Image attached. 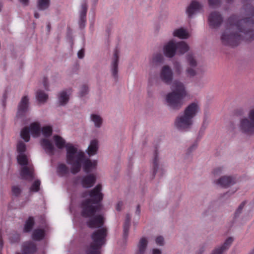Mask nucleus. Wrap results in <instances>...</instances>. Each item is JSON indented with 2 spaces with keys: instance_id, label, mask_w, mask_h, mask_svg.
Listing matches in <instances>:
<instances>
[{
  "instance_id": "f257e3e1",
  "label": "nucleus",
  "mask_w": 254,
  "mask_h": 254,
  "mask_svg": "<svg viewBox=\"0 0 254 254\" xmlns=\"http://www.w3.org/2000/svg\"><path fill=\"white\" fill-rule=\"evenodd\" d=\"M246 15L245 18L238 20V17L233 15L229 18L225 25V29L222 31L220 40L225 45L236 46L238 45L242 36L238 31L244 33L247 36H252L254 39V30L251 29L254 23L253 18L254 15V8L248 4L244 7Z\"/></svg>"
},
{
  "instance_id": "f03ea898",
  "label": "nucleus",
  "mask_w": 254,
  "mask_h": 254,
  "mask_svg": "<svg viewBox=\"0 0 254 254\" xmlns=\"http://www.w3.org/2000/svg\"><path fill=\"white\" fill-rule=\"evenodd\" d=\"M159 77L164 83L171 85V91L165 96L166 105L173 110L180 109L185 103L184 99L189 96L185 84L179 80L173 81L174 73L168 65L162 66Z\"/></svg>"
},
{
  "instance_id": "7ed1b4c3",
  "label": "nucleus",
  "mask_w": 254,
  "mask_h": 254,
  "mask_svg": "<svg viewBox=\"0 0 254 254\" xmlns=\"http://www.w3.org/2000/svg\"><path fill=\"white\" fill-rule=\"evenodd\" d=\"M101 190L102 186L99 184L90 191L83 193V197L86 199L82 203V215L90 218L87 225L90 228L101 227L104 224L103 216L102 215H95L100 208L98 203L103 199Z\"/></svg>"
},
{
  "instance_id": "20e7f679",
  "label": "nucleus",
  "mask_w": 254,
  "mask_h": 254,
  "mask_svg": "<svg viewBox=\"0 0 254 254\" xmlns=\"http://www.w3.org/2000/svg\"><path fill=\"white\" fill-rule=\"evenodd\" d=\"M16 150L17 159L21 166L20 175L22 179L31 181L34 178V169L27 152L25 144L21 140L17 142Z\"/></svg>"
},
{
  "instance_id": "39448f33",
  "label": "nucleus",
  "mask_w": 254,
  "mask_h": 254,
  "mask_svg": "<svg viewBox=\"0 0 254 254\" xmlns=\"http://www.w3.org/2000/svg\"><path fill=\"white\" fill-rule=\"evenodd\" d=\"M200 111V105L197 101L190 104L185 109L184 113L179 115L175 122L176 127L180 130L187 131L193 124V119Z\"/></svg>"
},
{
  "instance_id": "423d86ee",
  "label": "nucleus",
  "mask_w": 254,
  "mask_h": 254,
  "mask_svg": "<svg viewBox=\"0 0 254 254\" xmlns=\"http://www.w3.org/2000/svg\"><path fill=\"white\" fill-rule=\"evenodd\" d=\"M85 154L77 145L68 142L66 145V161L71 166V172L76 174L81 169Z\"/></svg>"
},
{
  "instance_id": "0eeeda50",
  "label": "nucleus",
  "mask_w": 254,
  "mask_h": 254,
  "mask_svg": "<svg viewBox=\"0 0 254 254\" xmlns=\"http://www.w3.org/2000/svg\"><path fill=\"white\" fill-rule=\"evenodd\" d=\"M107 231L104 228L96 231L92 235V242L85 249V254H101V248L105 243Z\"/></svg>"
},
{
  "instance_id": "6e6552de",
  "label": "nucleus",
  "mask_w": 254,
  "mask_h": 254,
  "mask_svg": "<svg viewBox=\"0 0 254 254\" xmlns=\"http://www.w3.org/2000/svg\"><path fill=\"white\" fill-rule=\"evenodd\" d=\"M240 130L248 134H254V108L250 110L248 117L241 119L239 126Z\"/></svg>"
},
{
  "instance_id": "1a4fd4ad",
  "label": "nucleus",
  "mask_w": 254,
  "mask_h": 254,
  "mask_svg": "<svg viewBox=\"0 0 254 254\" xmlns=\"http://www.w3.org/2000/svg\"><path fill=\"white\" fill-rule=\"evenodd\" d=\"M30 133L34 137H37L40 136L41 128L39 123L34 122L31 124L28 127H24L21 131V137L25 142H28L30 138Z\"/></svg>"
},
{
  "instance_id": "9d476101",
  "label": "nucleus",
  "mask_w": 254,
  "mask_h": 254,
  "mask_svg": "<svg viewBox=\"0 0 254 254\" xmlns=\"http://www.w3.org/2000/svg\"><path fill=\"white\" fill-rule=\"evenodd\" d=\"M159 149L158 147H154L153 156V175H157L159 177H162L165 174L166 169L163 165L160 163V157L159 156Z\"/></svg>"
},
{
  "instance_id": "9b49d317",
  "label": "nucleus",
  "mask_w": 254,
  "mask_h": 254,
  "mask_svg": "<svg viewBox=\"0 0 254 254\" xmlns=\"http://www.w3.org/2000/svg\"><path fill=\"white\" fill-rule=\"evenodd\" d=\"M203 4L200 0H191L186 8L188 17L192 18L195 14L203 10Z\"/></svg>"
},
{
  "instance_id": "f8f14e48",
  "label": "nucleus",
  "mask_w": 254,
  "mask_h": 254,
  "mask_svg": "<svg viewBox=\"0 0 254 254\" xmlns=\"http://www.w3.org/2000/svg\"><path fill=\"white\" fill-rule=\"evenodd\" d=\"M236 183V179L231 176H223L214 181L215 185L224 188H229Z\"/></svg>"
},
{
  "instance_id": "ddd939ff",
  "label": "nucleus",
  "mask_w": 254,
  "mask_h": 254,
  "mask_svg": "<svg viewBox=\"0 0 254 254\" xmlns=\"http://www.w3.org/2000/svg\"><path fill=\"white\" fill-rule=\"evenodd\" d=\"M163 53L165 56L172 58L177 54L175 40H171L165 43L162 48Z\"/></svg>"
},
{
  "instance_id": "4468645a",
  "label": "nucleus",
  "mask_w": 254,
  "mask_h": 254,
  "mask_svg": "<svg viewBox=\"0 0 254 254\" xmlns=\"http://www.w3.org/2000/svg\"><path fill=\"white\" fill-rule=\"evenodd\" d=\"M27 96L22 98L18 106L17 117H21L24 116L29 110V102Z\"/></svg>"
},
{
  "instance_id": "2eb2a0df",
  "label": "nucleus",
  "mask_w": 254,
  "mask_h": 254,
  "mask_svg": "<svg viewBox=\"0 0 254 254\" xmlns=\"http://www.w3.org/2000/svg\"><path fill=\"white\" fill-rule=\"evenodd\" d=\"M223 18L221 14L217 11L211 12L208 16V22L210 27L217 28L221 24Z\"/></svg>"
},
{
  "instance_id": "dca6fc26",
  "label": "nucleus",
  "mask_w": 254,
  "mask_h": 254,
  "mask_svg": "<svg viewBox=\"0 0 254 254\" xmlns=\"http://www.w3.org/2000/svg\"><path fill=\"white\" fill-rule=\"evenodd\" d=\"M148 241L146 237L141 238L136 244L134 254H147Z\"/></svg>"
},
{
  "instance_id": "f3484780",
  "label": "nucleus",
  "mask_w": 254,
  "mask_h": 254,
  "mask_svg": "<svg viewBox=\"0 0 254 254\" xmlns=\"http://www.w3.org/2000/svg\"><path fill=\"white\" fill-rule=\"evenodd\" d=\"M119 61V53L116 50L111 64V71L112 75L115 80L118 78V64Z\"/></svg>"
},
{
  "instance_id": "a211bd4d",
  "label": "nucleus",
  "mask_w": 254,
  "mask_h": 254,
  "mask_svg": "<svg viewBox=\"0 0 254 254\" xmlns=\"http://www.w3.org/2000/svg\"><path fill=\"white\" fill-rule=\"evenodd\" d=\"M71 94V89H66L60 92L58 96V104L60 106H65L68 102Z\"/></svg>"
},
{
  "instance_id": "6ab92c4d",
  "label": "nucleus",
  "mask_w": 254,
  "mask_h": 254,
  "mask_svg": "<svg viewBox=\"0 0 254 254\" xmlns=\"http://www.w3.org/2000/svg\"><path fill=\"white\" fill-rule=\"evenodd\" d=\"M164 62V57L162 53L160 52L156 53L153 54L149 59V64L151 67H155L163 63Z\"/></svg>"
},
{
  "instance_id": "aec40b11",
  "label": "nucleus",
  "mask_w": 254,
  "mask_h": 254,
  "mask_svg": "<svg viewBox=\"0 0 254 254\" xmlns=\"http://www.w3.org/2000/svg\"><path fill=\"white\" fill-rule=\"evenodd\" d=\"M84 171L86 173H89L96 169L97 165V161L95 160H91L89 159L86 158L83 161L82 164Z\"/></svg>"
},
{
  "instance_id": "412c9836",
  "label": "nucleus",
  "mask_w": 254,
  "mask_h": 254,
  "mask_svg": "<svg viewBox=\"0 0 254 254\" xmlns=\"http://www.w3.org/2000/svg\"><path fill=\"white\" fill-rule=\"evenodd\" d=\"M96 180V176L94 174H89L82 178L81 184L84 188H88L93 186Z\"/></svg>"
},
{
  "instance_id": "4be33fe9",
  "label": "nucleus",
  "mask_w": 254,
  "mask_h": 254,
  "mask_svg": "<svg viewBox=\"0 0 254 254\" xmlns=\"http://www.w3.org/2000/svg\"><path fill=\"white\" fill-rule=\"evenodd\" d=\"M233 241L232 238H228L223 244L216 248L211 254H223V252L229 248Z\"/></svg>"
},
{
  "instance_id": "5701e85b",
  "label": "nucleus",
  "mask_w": 254,
  "mask_h": 254,
  "mask_svg": "<svg viewBox=\"0 0 254 254\" xmlns=\"http://www.w3.org/2000/svg\"><path fill=\"white\" fill-rule=\"evenodd\" d=\"M175 45L177 54L179 55H184L190 49L189 45L184 41L176 42L175 41Z\"/></svg>"
},
{
  "instance_id": "b1692460",
  "label": "nucleus",
  "mask_w": 254,
  "mask_h": 254,
  "mask_svg": "<svg viewBox=\"0 0 254 254\" xmlns=\"http://www.w3.org/2000/svg\"><path fill=\"white\" fill-rule=\"evenodd\" d=\"M41 145L47 153L53 154L55 151V147L52 143L47 138L41 139Z\"/></svg>"
},
{
  "instance_id": "393cba45",
  "label": "nucleus",
  "mask_w": 254,
  "mask_h": 254,
  "mask_svg": "<svg viewBox=\"0 0 254 254\" xmlns=\"http://www.w3.org/2000/svg\"><path fill=\"white\" fill-rule=\"evenodd\" d=\"M173 35L182 39H186L190 37V34L189 31L183 27L175 29L173 32Z\"/></svg>"
},
{
  "instance_id": "a878e982",
  "label": "nucleus",
  "mask_w": 254,
  "mask_h": 254,
  "mask_svg": "<svg viewBox=\"0 0 254 254\" xmlns=\"http://www.w3.org/2000/svg\"><path fill=\"white\" fill-rule=\"evenodd\" d=\"M98 143V140L96 139H92L90 141V144L86 150L87 154L89 156H93L97 153L99 148Z\"/></svg>"
},
{
  "instance_id": "bb28decb",
  "label": "nucleus",
  "mask_w": 254,
  "mask_h": 254,
  "mask_svg": "<svg viewBox=\"0 0 254 254\" xmlns=\"http://www.w3.org/2000/svg\"><path fill=\"white\" fill-rule=\"evenodd\" d=\"M36 250L35 245L32 242H26L22 246V253H17L16 254H30Z\"/></svg>"
},
{
  "instance_id": "cd10ccee",
  "label": "nucleus",
  "mask_w": 254,
  "mask_h": 254,
  "mask_svg": "<svg viewBox=\"0 0 254 254\" xmlns=\"http://www.w3.org/2000/svg\"><path fill=\"white\" fill-rule=\"evenodd\" d=\"M53 140L57 147L60 149H63L64 147L66 148L65 140L62 136L59 135H54L53 136Z\"/></svg>"
},
{
  "instance_id": "c85d7f7f",
  "label": "nucleus",
  "mask_w": 254,
  "mask_h": 254,
  "mask_svg": "<svg viewBox=\"0 0 254 254\" xmlns=\"http://www.w3.org/2000/svg\"><path fill=\"white\" fill-rule=\"evenodd\" d=\"M90 120L96 128H100L102 126L103 119L99 114L95 113L91 114L90 116Z\"/></svg>"
},
{
  "instance_id": "c756f323",
  "label": "nucleus",
  "mask_w": 254,
  "mask_h": 254,
  "mask_svg": "<svg viewBox=\"0 0 254 254\" xmlns=\"http://www.w3.org/2000/svg\"><path fill=\"white\" fill-rule=\"evenodd\" d=\"M87 10V4L86 1L82 3L80 11V22L84 23L86 21V15Z\"/></svg>"
},
{
  "instance_id": "7c9ffc66",
  "label": "nucleus",
  "mask_w": 254,
  "mask_h": 254,
  "mask_svg": "<svg viewBox=\"0 0 254 254\" xmlns=\"http://www.w3.org/2000/svg\"><path fill=\"white\" fill-rule=\"evenodd\" d=\"M131 216L129 214H127L126 217V220L124 224V237L126 239L128 234V231L130 227V221Z\"/></svg>"
},
{
  "instance_id": "2f4dec72",
  "label": "nucleus",
  "mask_w": 254,
  "mask_h": 254,
  "mask_svg": "<svg viewBox=\"0 0 254 254\" xmlns=\"http://www.w3.org/2000/svg\"><path fill=\"white\" fill-rule=\"evenodd\" d=\"M186 60L187 64L189 66L196 67L197 65V62L194 56L192 54H188L186 56Z\"/></svg>"
},
{
  "instance_id": "473e14b6",
  "label": "nucleus",
  "mask_w": 254,
  "mask_h": 254,
  "mask_svg": "<svg viewBox=\"0 0 254 254\" xmlns=\"http://www.w3.org/2000/svg\"><path fill=\"white\" fill-rule=\"evenodd\" d=\"M36 98L39 102L45 103L47 101L48 96L43 91L39 90L36 93Z\"/></svg>"
},
{
  "instance_id": "72a5a7b5",
  "label": "nucleus",
  "mask_w": 254,
  "mask_h": 254,
  "mask_svg": "<svg viewBox=\"0 0 254 254\" xmlns=\"http://www.w3.org/2000/svg\"><path fill=\"white\" fill-rule=\"evenodd\" d=\"M50 3V0H38L37 7L39 10H43L49 7Z\"/></svg>"
},
{
  "instance_id": "f704fd0d",
  "label": "nucleus",
  "mask_w": 254,
  "mask_h": 254,
  "mask_svg": "<svg viewBox=\"0 0 254 254\" xmlns=\"http://www.w3.org/2000/svg\"><path fill=\"white\" fill-rule=\"evenodd\" d=\"M57 168L58 172L61 176L65 175L69 172L68 168L65 164L64 163L59 164Z\"/></svg>"
},
{
  "instance_id": "c9c22d12",
  "label": "nucleus",
  "mask_w": 254,
  "mask_h": 254,
  "mask_svg": "<svg viewBox=\"0 0 254 254\" xmlns=\"http://www.w3.org/2000/svg\"><path fill=\"white\" fill-rule=\"evenodd\" d=\"M44 237V231L42 229H36L32 234V238L35 240H40Z\"/></svg>"
},
{
  "instance_id": "e433bc0d",
  "label": "nucleus",
  "mask_w": 254,
  "mask_h": 254,
  "mask_svg": "<svg viewBox=\"0 0 254 254\" xmlns=\"http://www.w3.org/2000/svg\"><path fill=\"white\" fill-rule=\"evenodd\" d=\"M34 223V222L33 218L32 217L29 218V219L26 221L24 226V232H28L30 231L33 226Z\"/></svg>"
},
{
  "instance_id": "4c0bfd02",
  "label": "nucleus",
  "mask_w": 254,
  "mask_h": 254,
  "mask_svg": "<svg viewBox=\"0 0 254 254\" xmlns=\"http://www.w3.org/2000/svg\"><path fill=\"white\" fill-rule=\"evenodd\" d=\"M41 132L45 137H48L52 134V128L50 126H45L41 129Z\"/></svg>"
},
{
  "instance_id": "58836bf2",
  "label": "nucleus",
  "mask_w": 254,
  "mask_h": 254,
  "mask_svg": "<svg viewBox=\"0 0 254 254\" xmlns=\"http://www.w3.org/2000/svg\"><path fill=\"white\" fill-rule=\"evenodd\" d=\"M174 68L175 71L177 74H181L183 72V66L180 63L178 62H175L174 63Z\"/></svg>"
},
{
  "instance_id": "ea45409f",
  "label": "nucleus",
  "mask_w": 254,
  "mask_h": 254,
  "mask_svg": "<svg viewBox=\"0 0 254 254\" xmlns=\"http://www.w3.org/2000/svg\"><path fill=\"white\" fill-rule=\"evenodd\" d=\"M41 182L39 180H36L31 186L30 190V191L37 192L39 190V187L40 185Z\"/></svg>"
},
{
  "instance_id": "a19ab883",
  "label": "nucleus",
  "mask_w": 254,
  "mask_h": 254,
  "mask_svg": "<svg viewBox=\"0 0 254 254\" xmlns=\"http://www.w3.org/2000/svg\"><path fill=\"white\" fill-rule=\"evenodd\" d=\"M194 67H195L188 66L186 69V74L190 77L195 76L196 74V71Z\"/></svg>"
},
{
  "instance_id": "79ce46f5",
  "label": "nucleus",
  "mask_w": 254,
  "mask_h": 254,
  "mask_svg": "<svg viewBox=\"0 0 254 254\" xmlns=\"http://www.w3.org/2000/svg\"><path fill=\"white\" fill-rule=\"evenodd\" d=\"M88 93V87L85 85H82L79 91V95L80 97H83L86 95Z\"/></svg>"
},
{
  "instance_id": "37998d69",
  "label": "nucleus",
  "mask_w": 254,
  "mask_h": 254,
  "mask_svg": "<svg viewBox=\"0 0 254 254\" xmlns=\"http://www.w3.org/2000/svg\"><path fill=\"white\" fill-rule=\"evenodd\" d=\"M155 242L157 245L162 246L164 245V239L162 236H157L155 239Z\"/></svg>"
},
{
  "instance_id": "c03bdc74",
  "label": "nucleus",
  "mask_w": 254,
  "mask_h": 254,
  "mask_svg": "<svg viewBox=\"0 0 254 254\" xmlns=\"http://www.w3.org/2000/svg\"><path fill=\"white\" fill-rule=\"evenodd\" d=\"M9 240L11 243L16 242L19 240V235L16 233L10 235L9 236Z\"/></svg>"
},
{
  "instance_id": "a18cd8bd",
  "label": "nucleus",
  "mask_w": 254,
  "mask_h": 254,
  "mask_svg": "<svg viewBox=\"0 0 254 254\" xmlns=\"http://www.w3.org/2000/svg\"><path fill=\"white\" fill-rule=\"evenodd\" d=\"M209 6L214 7L218 5L220 3V0H208Z\"/></svg>"
},
{
  "instance_id": "49530a36",
  "label": "nucleus",
  "mask_w": 254,
  "mask_h": 254,
  "mask_svg": "<svg viewBox=\"0 0 254 254\" xmlns=\"http://www.w3.org/2000/svg\"><path fill=\"white\" fill-rule=\"evenodd\" d=\"M223 167H216L213 171V173L214 175H218L223 173Z\"/></svg>"
},
{
  "instance_id": "de8ad7c7",
  "label": "nucleus",
  "mask_w": 254,
  "mask_h": 254,
  "mask_svg": "<svg viewBox=\"0 0 254 254\" xmlns=\"http://www.w3.org/2000/svg\"><path fill=\"white\" fill-rule=\"evenodd\" d=\"M12 191L13 194L15 196L18 195L21 192L20 189L17 186L13 187L12 188Z\"/></svg>"
},
{
  "instance_id": "09e8293b",
  "label": "nucleus",
  "mask_w": 254,
  "mask_h": 254,
  "mask_svg": "<svg viewBox=\"0 0 254 254\" xmlns=\"http://www.w3.org/2000/svg\"><path fill=\"white\" fill-rule=\"evenodd\" d=\"M244 203H242V204H241L240 205L238 208L237 209V210L236 211V213H235L236 216L238 215L239 214L241 213V212L244 207Z\"/></svg>"
},
{
  "instance_id": "8fccbe9b",
  "label": "nucleus",
  "mask_w": 254,
  "mask_h": 254,
  "mask_svg": "<svg viewBox=\"0 0 254 254\" xmlns=\"http://www.w3.org/2000/svg\"><path fill=\"white\" fill-rule=\"evenodd\" d=\"M78 58L79 59L83 58L84 56V51L83 49H81L77 53Z\"/></svg>"
},
{
  "instance_id": "3c124183",
  "label": "nucleus",
  "mask_w": 254,
  "mask_h": 254,
  "mask_svg": "<svg viewBox=\"0 0 254 254\" xmlns=\"http://www.w3.org/2000/svg\"><path fill=\"white\" fill-rule=\"evenodd\" d=\"M238 190V188L237 187H234L232 188V189L230 190L229 191L227 192V193L228 195H232L234 194L235 192H236L237 190Z\"/></svg>"
},
{
  "instance_id": "603ef678",
  "label": "nucleus",
  "mask_w": 254,
  "mask_h": 254,
  "mask_svg": "<svg viewBox=\"0 0 254 254\" xmlns=\"http://www.w3.org/2000/svg\"><path fill=\"white\" fill-rule=\"evenodd\" d=\"M123 206V202L122 201H119L116 205V210L117 211H121Z\"/></svg>"
},
{
  "instance_id": "864d4df0",
  "label": "nucleus",
  "mask_w": 254,
  "mask_h": 254,
  "mask_svg": "<svg viewBox=\"0 0 254 254\" xmlns=\"http://www.w3.org/2000/svg\"><path fill=\"white\" fill-rule=\"evenodd\" d=\"M152 254H162V251L157 248L153 249L151 251Z\"/></svg>"
},
{
  "instance_id": "5fc2aeb1",
  "label": "nucleus",
  "mask_w": 254,
  "mask_h": 254,
  "mask_svg": "<svg viewBox=\"0 0 254 254\" xmlns=\"http://www.w3.org/2000/svg\"><path fill=\"white\" fill-rule=\"evenodd\" d=\"M43 84L45 89H47L48 85V79L46 77H43Z\"/></svg>"
},
{
  "instance_id": "6e6d98bb",
  "label": "nucleus",
  "mask_w": 254,
  "mask_h": 254,
  "mask_svg": "<svg viewBox=\"0 0 254 254\" xmlns=\"http://www.w3.org/2000/svg\"><path fill=\"white\" fill-rule=\"evenodd\" d=\"M19 2L23 5L26 6L29 3V0H19Z\"/></svg>"
},
{
  "instance_id": "4d7b16f0",
  "label": "nucleus",
  "mask_w": 254,
  "mask_h": 254,
  "mask_svg": "<svg viewBox=\"0 0 254 254\" xmlns=\"http://www.w3.org/2000/svg\"><path fill=\"white\" fill-rule=\"evenodd\" d=\"M140 207L139 205H137V207H136V211H135V214L139 216L140 215Z\"/></svg>"
},
{
  "instance_id": "13d9d810",
  "label": "nucleus",
  "mask_w": 254,
  "mask_h": 254,
  "mask_svg": "<svg viewBox=\"0 0 254 254\" xmlns=\"http://www.w3.org/2000/svg\"><path fill=\"white\" fill-rule=\"evenodd\" d=\"M34 17L36 18H38L39 17V14L38 13H37V12H35V13H34Z\"/></svg>"
},
{
  "instance_id": "bf43d9fd",
  "label": "nucleus",
  "mask_w": 254,
  "mask_h": 254,
  "mask_svg": "<svg viewBox=\"0 0 254 254\" xmlns=\"http://www.w3.org/2000/svg\"><path fill=\"white\" fill-rule=\"evenodd\" d=\"M2 245H3V242L1 240V237L0 236V248H1L2 247Z\"/></svg>"
},
{
  "instance_id": "052dcab7",
  "label": "nucleus",
  "mask_w": 254,
  "mask_h": 254,
  "mask_svg": "<svg viewBox=\"0 0 254 254\" xmlns=\"http://www.w3.org/2000/svg\"><path fill=\"white\" fill-rule=\"evenodd\" d=\"M195 148H196V145H193L191 147H190V149L191 150H192L194 149Z\"/></svg>"
},
{
  "instance_id": "680f3d73",
  "label": "nucleus",
  "mask_w": 254,
  "mask_h": 254,
  "mask_svg": "<svg viewBox=\"0 0 254 254\" xmlns=\"http://www.w3.org/2000/svg\"><path fill=\"white\" fill-rule=\"evenodd\" d=\"M227 2L228 3L232 2L234 1V0H226Z\"/></svg>"
},
{
  "instance_id": "e2e57ef3",
  "label": "nucleus",
  "mask_w": 254,
  "mask_h": 254,
  "mask_svg": "<svg viewBox=\"0 0 254 254\" xmlns=\"http://www.w3.org/2000/svg\"><path fill=\"white\" fill-rule=\"evenodd\" d=\"M2 6V4L1 3H0V11L1 10Z\"/></svg>"
},
{
  "instance_id": "0e129e2a",
  "label": "nucleus",
  "mask_w": 254,
  "mask_h": 254,
  "mask_svg": "<svg viewBox=\"0 0 254 254\" xmlns=\"http://www.w3.org/2000/svg\"><path fill=\"white\" fill-rule=\"evenodd\" d=\"M98 0H95V1H97Z\"/></svg>"
}]
</instances>
